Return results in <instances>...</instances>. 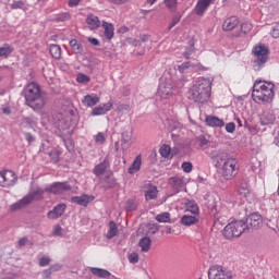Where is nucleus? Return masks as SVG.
Returning <instances> with one entry per match:
<instances>
[{
	"label": "nucleus",
	"instance_id": "1",
	"mask_svg": "<svg viewBox=\"0 0 279 279\" xmlns=\"http://www.w3.org/2000/svg\"><path fill=\"white\" fill-rule=\"evenodd\" d=\"M25 105L32 108L34 112H40L45 106H47V97L43 95L40 85L37 83H28L23 90Z\"/></svg>",
	"mask_w": 279,
	"mask_h": 279
},
{
	"label": "nucleus",
	"instance_id": "2",
	"mask_svg": "<svg viewBox=\"0 0 279 279\" xmlns=\"http://www.w3.org/2000/svg\"><path fill=\"white\" fill-rule=\"evenodd\" d=\"M213 83L208 78H198L190 88V99L196 104H206L210 99Z\"/></svg>",
	"mask_w": 279,
	"mask_h": 279
},
{
	"label": "nucleus",
	"instance_id": "3",
	"mask_svg": "<svg viewBox=\"0 0 279 279\" xmlns=\"http://www.w3.org/2000/svg\"><path fill=\"white\" fill-rule=\"evenodd\" d=\"M45 193H47V191H45L43 187L35 186L31 189L29 193L26 196H24L22 199L17 201L16 203L12 204L10 206V210L14 213L16 210H21L29 206V204H32L33 202H40V199H45V196H44Z\"/></svg>",
	"mask_w": 279,
	"mask_h": 279
},
{
	"label": "nucleus",
	"instance_id": "4",
	"mask_svg": "<svg viewBox=\"0 0 279 279\" xmlns=\"http://www.w3.org/2000/svg\"><path fill=\"white\" fill-rule=\"evenodd\" d=\"M253 53L255 56V59L253 60V69L254 71H260L267 63V60H269V48H267L265 44H260L253 48Z\"/></svg>",
	"mask_w": 279,
	"mask_h": 279
},
{
	"label": "nucleus",
	"instance_id": "5",
	"mask_svg": "<svg viewBox=\"0 0 279 279\" xmlns=\"http://www.w3.org/2000/svg\"><path fill=\"white\" fill-rule=\"evenodd\" d=\"M245 232V220H236L231 223H228L223 231L222 234L227 239H239L241 234Z\"/></svg>",
	"mask_w": 279,
	"mask_h": 279
},
{
	"label": "nucleus",
	"instance_id": "6",
	"mask_svg": "<svg viewBox=\"0 0 279 279\" xmlns=\"http://www.w3.org/2000/svg\"><path fill=\"white\" fill-rule=\"evenodd\" d=\"M252 96L257 97L260 101H269L274 98V84L260 85L259 89H256V85H254Z\"/></svg>",
	"mask_w": 279,
	"mask_h": 279
},
{
	"label": "nucleus",
	"instance_id": "7",
	"mask_svg": "<svg viewBox=\"0 0 279 279\" xmlns=\"http://www.w3.org/2000/svg\"><path fill=\"white\" fill-rule=\"evenodd\" d=\"M236 173H239V161L231 157L222 165V177L225 180H232Z\"/></svg>",
	"mask_w": 279,
	"mask_h": 279
},
{
	"label": "nucleus",
	"instance_id": "8",
	"mask_svg": "<svg viewBox=\"0 0 279 279\" xmlns=\"http://www.w3.org/2000/svg\"><path fill=\"white\" fill-rule=\"evenodd\" d=\"M17 180L19 178H16V173H14V171H0V186H2L3 189H10L11 186H14Z\"/></svg>",
	"mask_w": 279,
	"mask_h": 279
},
{
	"label": "nucleus",
	"instance_id": "9",
	"mask_svg": "<svg viewBox=\"0 0 279 279\" xmlns=\"http://www.w3.org/2000/svg\"><path fill=\"white\" fill-rule=\"evenodd\" d=\"M263 226V216L258 213L248 215L244 221V231L246 230H258Z\"/></svg>",
	"mask_w": 279,
	"mask_h": 279
},
{
	"label": "nucleus",
	"instance_id": "10",
	"mask_svg": "<svg viewBox=\"0 0 279 279\" xmlns=\"http://www.w3.org/2000/svg\"><path fill=\"white\" fill-rule=\"evenodd\" d=\"M208 279H232V272L226 270L223 266H211L208 270Z\"/></svg>",
	"mask_w": 279,
	"mask_h": 279
},
{
	"label": "nucleus",
	"instance_id": "11",
	"mask_svg": "<svg viewBox=\"0 0 279 279\" xmlns=\"http://www.w3.org/2000/svg\"><path fill=\"white\" fill-rule=\"evenodd\" d=\"M46 193H51L52 195H62L71 191V185L68 182H54L45 187Z\"/></svg>",
	"mask_w": 279,
	"mask_h": 279
},
{
	"label": "nucleus",
	"instance_id": "12",
	"mask_svg": "<svg viewBox=\"0 0 279 279\" xmlns=\"http://www.w3.org/2000/svg\"><path fill=\"white\" fill-rule=\"evenodd\" d=\"M230 158L232 157H230L228 153L222 150H214L211 153V159L214 160V162H216V167H221V165H226V162H228Z\"/></svg>",
	"mask_w": 279,
	"mask_h": 279
},
{
	"label": "nucleus",
	"instance_id": "13",
	"mask_svg": "<svg viewBox=\"0 0 279 279\" xmlns=\"http://www.w3.org/2000/svg\"><path fill=\"white\" fill-rule=\"evenodd\" d=\"M213 3H215V0H198L194 9L195 14L197 16H204V13Z\"/></svg>",
	"mask_w": 279,
	"mask_h": 279
},
{
	"label": "nucleus",
	"instance_id": "14",
	"mask_svg": "<svg viewBox=\"0 0 279 279\" xmlns=\"http://www.w3.org/2000/svg\"><path fill=\"white\" fill-rule=\"evenodd\" d=\"M157 95H159L161 99H167V97H171V95H173V85H171V83H160Z\"/></svg>",
	"mask_w": 279,
	"mask_h": 279
},
{
	"label": "nucleus",
	"instance_id": "15",
	"mask_svg": "<svg viewBox=\"0 0 279 279\" xmlns=\"http://www.w3.org/2000/svg\"><path fill=\"white\" fill-rule=\"evenodd\" d=\"M64 210H66V204H58L52 210L48 211V219H60V217L64 215Z\"/></svg>",
	"mask_w": 279,
	"mask_h": 279
},
{
	"label": "nucleus",
	"instance_id": "16",
	"mask_svg": "<svg viewBox=\"0 0 279 279\" xmlns=\"http://www.w3.org/2000/svg\"><path fill=\"white\" fill-rule=\"evenodd\" d=\"M239 23H241V21L236 16L227 17L222 24V29L225 32H232V29L239 27Z\"/></svg>",
	"mask_w": 279,
	"mask_h": 279
},
{
	"label": "nucleus",
	"instance_id": "17",
	"mask_svg": "<svg viewBox=\"0 0 279 279\" xmlns=\"http://www.w3.org/2000/svg\"><path fill=\"white\" fill-rule=\"evenodd\" d=\"M109 167H110V161H108V159H104L100 163L94 167L93 173L94 175H96V178H101V175L106 173Z\"/></svg>",
	"mask_w": 279,
	"mask_h": 279
},
{
	"label": "nucleus",
	"instance_id": "18",
	"mask_svg": "<svg viewBox=\"0 0 279 279\" xmlns=\"http://www.w3.org/2000/svg\"><path fill=\"white\" fill-rule=\"evenodd\" d=\"M168 184L174 191V193H180L181 189L184 186V179L182 177H171Z\"/></svg>",
	"mask_w": 279,
	"mask_h": 279
},
{
	"label": "nucleus",
	"instance_id": "19",
	"mask_svg": "<svg viewBox=\"0 0 279 279\" xmlns=\"http://www.w3.org/2000/svg\"><path fill=\"white\" fill-rule=\"evenodd\" d=\"M93 199H95V196L84 194L82 196H73L71 202H73V204H77L78 206H88Z\"/></svg>",
	"mask_w": 279,
	"mask_h": 279
},
{
	"label": "nucleus",
	"instance_id": "20",
	"mask_svg": "<svg viewBox=\"0 0 279 279\" xmlns=\"http://www.w3.org/2000/svg\"><path fill=\"white\" fill-rule=\"evenodd\" d=\"M112 102H107L102 106H98L93 109L92 116L93 117H101V114H106L107 112H110V109L112 108Z\"/></svg>",
	"mask_w": 279,
	"mask_h": 279
},
{
	"label": "nucleus",
	"instance_id": "21",
	"mask_svg": "<svg viewBox=\"0 0 279 279\" xmlns=\"http://www.w3.org/2000/svg\"><path fill=\"white\" fill-rule=\"evenodd\" d=\"M205 122L207 123V125H209V128H223V125H226L223 120H221V119H219L218 117H215V116L207 117L205 119Z\"/></svg>",
	"mask_w": 279,
	"mask_h": 279
},
{
	"label": "nucleus",
	"instance_id": "22",
	"mask_svg": "<svg viewBox=\"0 0 279 279\" xmlns=\"http://www.w3.org/2000/svg\"><path fill=\"white\" fill-rule=\"evenodd\" d=\"M122 149L125 151L126 149H130L132 146V131H124L122 133Z\"/></svg>",
	"mask_w": 279,
	"mask_h": 279
},
{
	"label": "nucleus",
	"instance_id": "23",
	"mask_svg": "<svg viewBox=\"0 0 279 279\" xmlns=\"http://www.w3.org/2000/svg\"><path fill=\"white\" fill-rule=\"evenodd\" d=\"M90 272L93 276H96V278H111L112 274L110 271L104 269V268H97V267H92Z\"/></svg>",
	"mask_w": 279,
	"mask_h": 279
},
{
	"label": "nucleus",
	"instance_id": "24",
	"mask_svg": "<svg viewBox=\"0 0 279 279\" xmlns=\"http://www.w3.org/2000/svg\"><path fill=\"white\" fill-rule=\"evenodd\" d=\"M86 23L89 27V29H99L101 22L99 21V17L96 15H87Z\"/></svg>",
	"mask_w": 279,
	"mask_h": 279
},
{
	"label": "nucleus",
	"instance_id": "25",
	"mask_svg": "<svg viewBox=\"0 0 279 279\" xmlns=\"http://www.w3.org/2000/svg\"><path fill=\"white\" fill-rule=\"evenodd\" d=\"M141 165H143V158L141 157V155H138L130 166L129 173L132 175L137 171H141Z\"/></svg>",
	"mask_w": 279,
	"mask_h": 279
},
{
	"label": "nucleus",
	"instance_id": "26",
	"mask_svg": "<svg viewBox=\"0 0 279 279\" xmlns=\"http://www.w3.org/2000/svg\"><path fill=\"white\" fill-rule=\"evenodd\" d=\"M102 27L105 29V37L107 40H112V38H114V25L108 22H102Z\"/></svg>",
	"mask_w": 279,
	"mask_h": 279
},
{
	"label": "nucleus",
	"instance_id": "27",
	"mask_svg": "<svg viewBox=\"0 0 279 279\" xmlns=\"http://www.w3.org/2000/svg\"><path fill=\"white\" fill-rule=\"evenodd\" d=\"M83 104L84 106H87V108H93V106H97V104H99V97L98 96H90V95H86L83 98Z\"/></svg>",
	"mask_w": 279,
	"mask_h": 279
},
{
	"label": "nucleus",
	"instance_id": "28",
	"mask_svg": "<svg viewBox=\"0 0 279 279\" xmlns=\"http://www.w3.org/2000/svg\"><path fill=\"white\" fill-rule=\"evenodd\" d=\"M49 51L54 60H60V58H62V48L60 47V45H50Z\"/></svg>",
	"mask_w": 279,
	"mask_h": 279
},
{
	"label": "nucleus",
	"instance_id": "29",
	"mask_svg": "<svg viewBox=\"0 0 279 279\" xmlns=\"http://www.w3.org/2000/svg\"><path fill=\"white\" fill-rule=\"evenodd\" d=\"M138 246L142 252H149V250H151V239L147 236L142 238L138 242Z\"/></svg>",
	"mask_w": 279,
	"mask_h": 279
},
{
	"label": "nucleus",
	"instance_id": "30",
	"mask_svg": "<svg viewBox=\"0 0 279 279\" xmlns=\"http://www.w3.org/2000/svg\"><path fill=\"white\" fill-rule=\"evenodd\" d=\"M117 234H119V229L117 228V222L114 221H110L109 222V231L106 234L107 239H114V236H117Z\"/></svg>",
	"mask_w": 279,
	"mask_h": 279
},
{
	"label": "nucleus",
	"instance_id": "31",
	"mask_svg": "<svg viewBox=\"0 0 279 279\" xmlns=\"http://www.w3.org/2000/svg\"><path fill=\"white\" fill-rule=\"evenodd\" d=\"M104 182H105V185L102 186V189H105V191L114 189L117 186V179H114V177L112 175H107Z\"/></svg>",
	"mask_w": 279,
	"mask_h": 279
},
{
	"label": "nucleus",
	"instance_id": "32",
	"mask_svg": "<svg viewBox=\"0 0 279 279\" xmlns=\"http://www.w3.org/2000/svg\"><path fill=\"white\" fill-rule=\"evenodd\" d=\"M197 221H199V219H197V217H195V216L184 215L181 218L182 226H195V223H197Z\"/></svg>",
	"mask_w": 279,
	"mask_h": 279
},
{
	"label": "nucleus",
	"instance_id": "33",
	"mask_svg": "<svg viewBox=\"0 0 279 279\" xmlns=\"http://www.w3.org/2000/svg\"><path fill=\"white\" fill-rule=\"evenodd\" d=\"M158 197V189L156 186H151L145 192V199L149 202L150 199H156Z\"/></svg>",
	"mask_w": 279,
	"mask_h": 279
},
{
	"label": "nucleus",
	"instance_id": "34",
	"mask_svg": "<svg viewBox=\"0 0 279 279\" xmlns=\"http://www.w3.org/2000/svg\"><path fill=\"white\" fill-rule=\"evenodd\" d=\"M185 206L186 210H189V213H192V215H199V206H197V203H195V201H189Z\"/></svg>",
	"mask_w": 279,
	"mask_h": 279
},
{
	"label": "nucleus",
	"instance_id": "35",
	"mask_svg": "<svg viewBox=\"0 0 279 279\" xmlns=\"http://www.w3.org/2000/svg\"><path fill=\"white\" fill-rule=\"evenodd\" d=\"M158 223H171V214L165 211L156 216Z\"/></svg>",
	"mask_w": 279,
	"mask_h": 279
},
{
	"label": "nucleus",
	"instance_id": "36",
	"mask_svg": "<svg viewBox=\"0 0 279 279\" xmlns=\"http://www.w3.org/2000/svg\"><path fill=\"white\" fill-rule=\"evenodd\" d=\"M70 47L73 53H82V51H84V47H82V44H80L77 39L70 40Z\"/></svg>",
	"mask_w": 279,
	"mask_h": 279
},
{
	"label": "nucleus",
	"instance_id": "37",
	"mask_svg": "<svg viewBox=\"0 0 279 279\" xmlns=\"http://www.w3.org/2000/svg\"><path fill=\"white\" fill-rule=\"evenodd\" d=\"M70 20H71V13L69 12L59 13L54 19L56 23H64V21H70Z\"/></svg>",
	"mask_w": 279,
	"mask_h": 279
},
{
	"label": "nucleus",
	"instance_id": "38",
	"mask_svg": "<svg viewBox=\"0 0 279 279\" xmlns=\"http://www.w3.org/2000/svg\"><path fill=\"white\" fill-rule=\"evenodd\" d=\"M38 121V118L35 117H27L23 119V123L27 125L28 128H36V123Z\"/></svg>",
	"mask_w": 279,
	"mask_h": 279
},
{
	"label": "nucleus",
	"instance_id": "39",
	"mask_svg": "<svg viewBox=\"0 0 279 279\" xmlns=\"http://www.w3.org/2000/svg\"><path fill=\"white\" fill-rule=\"evenodd\" d=\"M160 156L162 158H169L171 155V146L170 145H162L161 148L159 149Z\"/></svg>",
	"mask_w": 279,
	"mask_h": 279
},
{
	"label": "nucleus",
	"instance_id": "40",
	"mask_svg": "<svg viewBox=\"0 0 279 279\" xmlns=\"http://www.w3.org/2000/svg\"><path fill=\"white\" fill-rule=\"evenodd\" d=\"M165 5L170 10V12H175L178 8V0H165Z\"/></svg>",
	"mask_w": 279,
	"mask_h": 279
},
{
	"label": "nucleus",
	"instance_id": "41",
	"mask_svg": "<svg viewBox=\"0 0 279 279\" xmlns=\"http://www.w3.org/2000/svg\"><path fill=\"white\" fill-rule=\"evenodd\" d=\"M12 53V48L10 46L0 48V58H8Z\"/></svg>",
	"mask_w": 279,
	"mask_h": 279
},
{
	"label": "nucleus",
	"instance_id": "42",
	"mask_svg": "<svg viewBox=\"0 0 279 279\" xmlns=\"http://www.w3.org/2000/svg\"><path fill=\"white\" fill-rule=\"evenodd\" d=\"M76 82H78V84H88V82H90V77L86 74L80 73L76 76Z\"/></svg>",
	"mask_w": 279,
	"mask_h": 279
},
{
	"label": "nucleus",
	"instance_id": "43",
	"mask_svg": "<svg viewBox=\"0 0 279 279\" xmlns=\"http://www.w3.org/2000/svg\"><path fill=\"white\" fill-rule=\"evenodd\" d=\"M49 156L52 160V162L58 163L60 162V151H58L57 149H53L49 153Z\"/></svg>",
	"mask_w": 279,
	"mask_h": 279
},
{
	"label": "nucleus",
	"instance_id": "44",
	"mask_svg": "<svg viewBox=\"0 0 279 279\" xmlns=\"http://www.w3.org/2000/svg\"><path fill=\"white\" fill-rule=\"evenodd\" d=\"M180 128H182V124H180V122H175L173 120L169 121L168 129L170 130V132H175V130H180Z\"/></svg>",
	"mask_w": 279,
	"mask_h": 279
},
{
	"label": "nucleus",
	"instance_id": "45",
	"mask_svg": "<svg viewBox=\"0 0 279 279\" xmlns=\"http://www.w3.org/2000/svg\"><path fill=\"white\" fill-rule=\"evenodd\" d=\"M136 208H137V205H136V203L133 199H129L126 202V210H128V213H133V210H136Z\"/></svg>",
	"mask_w": 279,
	"mask_h": 279
},
{
	"label": "nucleus",
	"instance_id": "46",
	"mask_svg": "<svg viewBox=\"0 0 279 279\" xmlns=\"http://www.w3.org/2000/svg\"><path fill=\"white\" fill-rule=\"evenodd\" d=\"M191 66H193V64H191V62H183L182 64L178 65V71L180 73H184V71H186L187 69H191Z\"/></svg>",
	"mask_w": 279,
	"mask_h": 279
},
{
	"label": "nucleus",
	"instance_id": "47",
	"mask_svg": "<svg viewBox=\"0 0 279 279\" xmlns=\"http://www.w3.org/2000/svg\"><path fill=\"white\" fill-rule=\"evenodd\" d=\"M181 167H182L184 173H191V171H193V163H191L189 161H184Z\"/></svg>",
	"mask_w": 279,
	"mask_h": 279
},
{
	"label": "nucleus",
	"instance_id": "48",
	"mask_svg": "<svg viewBox=\"0 0 279 279\" xmlns=\"http://www.w3.org/2000/svg\"><path fill=\"white\" fill-rule=\"evenodd\" d=\"M252 31V24L246 22L241 25V34H247Z\"/></svg>",
	"mask_w": 279,
	"mask_h": 279
},
{
	"label": "nucleus",
	"instance_id": "49",
	"mask_svg": "<svg viewBox=\"0 0 279 279\" xmlns=\"http://www.w3.org/2000/svg\"><path fill=\"white\" fill-rule=\"evenodd\" d=\"M234 130H236V124H234V122L226 124V132H228V134H234Z\"/></svg>",
	"mask_w": 279,
	"mask_h": 279
},
{
	"label": "nucleus",
	"instance_id": "50",
	"mask_svg": "<svg viewBox=\"0 0 279 279\" xmlns=\"http://www.w3.org/2000/svg\"><path fill=\"white\" fill-rule=\"evenodd\" d=\"M193 51H195V44L191 43L190 49L184 51V53H183L185 60H189L191 58V53H193Z\"/></svg>",
	"mask_w": 279,
	"mask_h": 279
},
{
	"label": "nucleus",
	"instance_id": "51",
	"mask_svg": "<svg viewBox=\"0 0 279 279\" xmlns=\"http://www.w3.org/2000/svg\"><path fill=\"white\" fill-rule=\"evenodd\" d=\"M49 263H51V258H50V257L43 256V257L39 259V266H40V267H47V265H49Z\"/></svg>",
	"mask_w": 279,
	"mask_h": 279
},
{
	"label": "nucleus",
	"instance_id": "52",
	"mask_svg": "<svg viewBox=\"0 0 279 279\" xmlns=\"http://www.w3.org/2000/svg\"><path fill=\"white\" fill-rule=\"evenodd\" d=\"M96 143H99L100 145H104L106 143V135L104 133H98L95 138Z\"/></svg>",
	"mask_w": 279,
	"mask_h": 279
},
{
	"label": "nucleus",
	"instance_id": "53",
	"mask_svg": "<svg viewBox=\"0 0 279 279\" xmlns=\"http://www.w3.org/2000/svg\"><path fill=\"white\" fill-rule=\"evenodd\" d=\"M24 136H25L28 145H32V143H34L36 141V137L29 132H24Z\"/></svg>",
	"mask_w": 279,
	"mask_h": 279
},
{
	"label": "nucleus",
	"instance_id": "54",
	"mask_svg": "<svg viewBox=\"0 0 279 279\" xmlns=\"http://www.w3.org/2000/svg\"><path fill=\"white\" fill-rule=\"evenodd\" d=\"M24 5H25V2H23V1H14L11 4V8H12V10H21V9H23Z\"/></svg>",
	"mask_w": 279,
	"mask_h": 279
},
{
	"label": "nucleus",
	"instance_id": "55",
	"mask_svg": "<svg viewBox=\"0 0 279 279\" xmlns=\"http://www.w3.org/2000/svg\"><path fill=\"white\" fill-rule=\"evenodd\" d=\"M52 234L53 236H62V227L60 225H56Z\"/></svg>",
	"mask_w": 279,
	"mask_h": 279
},
{
	"label": "nucleus",
	"instance_id": "56",
	"mask_svg": "<svg viewBox=\"0 0 279 279\" xmlns=\"http://www.w3.org/2000/svg\"><path fill=\"white\" fill-rule=\"evenodd\" d=\"M129 262L132 263L133 265H136V263H138V255H137V253H131L129 255Z\"/></svg>",
	"mask_w": 279,
	"mask_h": 279
},
{
	"label": "nucleus",
	"instance_id": "57",
	"mask_svg": "<svg viewBox=\"0 0 279 279\" xmlns=\"http://www.w3.org/2000/svg\"><path fill=\"white\" fill-rule=\"evenodd\" d=\"M126 43H129V45H133V47H141V40L138 39L128 38Z\"/></svg>",
	"mask_w": 279,
	"mask_h": 279
},
{
	"label": "nucleus",
	"instance_id": "58",
	"mask_svg": "<svg viewBox=\"0 0 279 279\" xmlns=\"http://www.w3.org/2000/svg\"><path fill=\"white\" fill-rule=\"evenodd\" d=\"M87 40H88V43H90V45H94V47H99V45H100L99 39H97L95 37H88Z\"/></svg>",
	"mask_w": 279,
	"mask_h": 279
},
{
	"label": "nucleus",
	"instance_id": "59",
	"mask_svg": "<svg viewBox=\"0 0 279 279\" xmlns=\"http://www.w3.org/2000/svg\"><path fill=\"white\" fill-rule=\"evenodd\" d=\"M49 269L51 270V272L53 274L54 271H60L62 269V265L61 264H54V265H51L49 267Z\"/></svg>",
	"mask_w": 279,
	"mask_h": 279
},
{
	"label": "nucleus",
	"instance_id": "60",
	"mask_svg": "<svg viewBox=\"0 0 279 279\" xmlns=\"http://www.w3.org/2000/svg\"><path fill=\"white\" fill-rule=\"evenodd\" d=\"M130 0H109V3H113V5H123V3H128Z\"/></svg>",
	"mask_w": 279,
	"mask_h": 279
},
{
	"label": "nucleus",
	"instance_id": "61",
	"mask_svg": "<svg viewBox=\"0 0 279 279\" xmlns=\"http://www.w3.org/2000/svg\"><path fill=\"white\" fill-rule=\"evenodd\" d=\"M68 5L69 8H77V5H80V0H69Z\"/></svg>",
	"mask_w": 279,
	"mask_h": 279
},
{
	"label": "nucleus",
	"instance_id": "62",
	"mask_svg": "<svg viewBox=\"0 0 279 279\" xmlns=\"http://www.w3.org/2000/svg\"><path fill=\"white\" fill-rule=\"evenodd\" d=\"M51 270H50V268H48V269H45L44 271H43V278L44 279H49V278H51Z\"/></svg>",
	"mask_w": 279,
	"mask_h": 279
},
{
	"label": "nucleus",
	"instance_id": "63",
	"mask_svg": "<svg viewBox=\"0 0 279 279\" xmlns=\"http://www.w3.org/2000/svg\"><path fill=\"white\" fill-rule=\"evenodd\" d=\"M178 23H180V17H173L171 24L169 25V29H173Z\"/></svg>",
	"mask_w": 279,
	"mask_h": 279
},
{
	"label": "nucleus",
	"instance_id": "64",
	"mask_svg": "<svg viewBox=\"0 0 279 279\" xmlns=\"http://www.w3.org/2000/svg\"><path fill=\"white\" fill-rule=\"evenodd\" d=\"M239 194L242 197H245L246 195H250V189H239Z\"/></svg>",
	"mask_w": 279,
	"mask_h": 279
}]
</instances>
